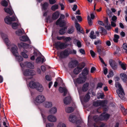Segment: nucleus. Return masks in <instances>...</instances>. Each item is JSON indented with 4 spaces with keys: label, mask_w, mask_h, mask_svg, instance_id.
<instances>
[{
    "label": "nucleus",
    "mask_w": 127,
    "mask_h": 127,
    "mask_svg": "<svg viewBox=\"0 0 127 127\" xmlns=\"http://www.w3.org/2000/svg\"><path fill=\"white\" fill-rule=\"evenodd\" d=\"M57 50L59 49H61L66 48L68 46V45L65 43L61 42L60 41H58L55 42L54 44Z\"/></svg>",
    "instance_id": "1"
},
{
    "label": "nucleus",
    "mask_w": 127,
    "mask_h": 127,
    "mask_svg": "<svg viewBox=\"0 0 127 127\" xmlns=\"http://www.w3.org/2000/svg\"><path fill=\"white\" fill-rule=\"evenodd\" d=\"M71 50L69 48L66 49L60 53V58L62 59L68 57L72 53Z\"/></svg>",
    "instance_id": "2"
},
{
    "label": "nucleus",
    "mask_w": 127,
    "mask_h": 127,
    "mask_svg": "<svg viewBox=\"0 0 127 127\" xmlns=\"http://www.w3.org/2000/svg\"><path fill=\"white\" fill-rule=\"evenodd\" d=\"M46 100V98L44 96L42 95H40L37 96L34 101V103L35 104H38L41 103Z\"/></svg>",
    "instance_id": "3"
},
{
    "label": "nucleus",
    "mask_w": 127,
    "mask_h": 127,
    "mask_svg": "<svg viewBox=\"0 0 127 127\" xmlns=\"http://www.w3.org/2000/svg\"><path fill=\"white\" fill-rule=\"evenodd\" d=\"M118 85L119 90L116 91L119 97L121 99H123L124 97V95H125L124 90L122 87L121 85L119 83H118Z\"/></svg>",
    "instance_id": "4"
},
{
    "label": "nucleus",
    "mask_w": 127,
    "mask_h": 127,
    "mask_svg": "<svg viewBox=\"0 0 127 127\" xmlns=\"http://www.w3.org/2000/svg\"><path fill=\"white\" fill-rule=\"evenodd\" d=\"M96 48L97 51L100 55L104 56L105 55V51L101 46L97 45V46Z\"/></svg>",
    "instance_id": "5"
},
{
    "label": "nucleus",
    "mask_w": 127,
    "mask_h": 127,
    "mask_svg": "<svg viewBox=\"0 0 127 127\" xmlns=\"http://www.w3.org/2000/svg\"><path fill=\"white\" fill-rule=\"evenodd\" d=\"M24 75L25 76H33L35 75V72L33 70L26 69L23 72Z\"/></svg>",
    "instance_id": "6"
},
{
    "label": "nucleus",
    "mask_w": 127,
    "mask_h": 127,
    "mask_svg": "<svg viewBox=\"0 0 127 127\" xmlns=\"http://www.w3.org/2000/svg\"><path fill=\"white\" fill-rule=\"evenodd\" d=\"M86 77L81 76V75L80 74L79 77L76 79V82L79 84L83 83L86 81Z\"/></svg>",
    "instance_id": "7"
},
{
    "label": "nucleus",
    "mask_w": 127,
    "mask_h": 127,
    "mask_svg": "<svg viewBox=\"0 0 127 127\" xmlns=\"http://www.w3.org/2000/svg\"><path fill=\"white\" fill-rule=\"evenodd\" d=\"M78 64L79 62L77 60H73L69 63L68 65V66L71 68H74L76 67Z\"/></svg>",
    "instance_id": "8"
},
{
    "label": "nucleus",
    "mask_w": 127,
    "mask_h": 127,
    "mask_svg": "<svg viewBox=\"0 0 127 127\" xmlns=\"http://www.w3.org/2000/svg\"><path fill=\"white\" fill-rule=\"evenodd\" d=\"M110 116L109 114L103 113L100 115L99 116V120L101 121L107 120L109 119Z\"/></svg>",
    "instance_id": "9"
},
{
    "label": "nucleus",
    "mask_w": 127,
    "mask_h": 127,
    "mask_svg": "<svg viewBox=\"0 0 127 127\" xmlns=\"http://www.w3.org/2000/svg\"><path fill=\"white\" fill-rule=\"evenodd\" d=\"M15 20V18L14 16H12L11 17H6L4 19L5 22L8 24H11L12 22L14 21Z\"/></svg>",
    "instance_id": "10"
},
{
    "label": "nucleus",
    "mask_w": 127,
    "mask_h": 127,
    "mask_svg": "<svg viewBox=\"0 0 127 127\" xmlns=\"http://www.w3.org/2000/svg\"><path fill=\"white\" fill-rule=\"evenodd\" d=\"M109 64L112 68L114 70H116L117 68V65L115 61L112 60L110 59L109 61Z\"/></svg>",
    "instance_id": "11"
},
{
    "label": "nucleus",
    "mask_w": 127,
    "mask_h": 127,
    "mask_svg": "<svg viewBox=\"0 0 127 127\" xmlns=\"http://www.w3.org/2000/svg\"><path fill=\"white\" fill-rule=\"evenodd\" d=\"M18 46L20 48L27 49L29 48V44L24 42H20L18 44Z\"/></svg>",
    "instance_id": "12"
},
{
    "label": "nucleus",
    "mask_w": 127,
    "mask_h": 127,
    "mask_svg": "<svg viewBox=\"0 0 127 127\" xmlns=\"http://www.w3.org/2000/svg\"><path fill=\"white\" fill-rule=\"evenodd\" d=\"M18 48L17 46H15L14 47L11 48V51L13 55L15 57L17 56V54H18L17 51Z\"/></svg>",
    "instance_id": "13"
},
{
    "label": "nucleus",
    "mask_w": 127,
    "mask_h": 127,
    "mask_svg": "<svg viewBox=\"0 0 127 127\" xmlns=\"http://www.w3.org/2000/svg\"><path fill=\"white\" fill-rule=\"evenodd\" d=\"M59 90L61 93H62L64 92L63 94L64 96H65L66 95L67 90L66 88L60 87L59 88Z\"/></svg>",
    "instance_id": "14"
},
{
    "label": "nucleus",
    "mask_w": 127,
    "mask_h": 127,
    "mask_svg": "<svg viewBox=\"0 0 127 127\" xmlns=\"http://www.w3.org/2000/svg\"><path fill=\"white\" fill-rule=\"evenodd\" d=\"M71 100V98L70 96L66 97L64 99V103L66 105L70 103Z\"/></svg>",
    "instance_id": "15"
},
{
    "label": "nucleus",
    "mask_w": 127,
    "mask_h": 127,
    "mask_svg": "<svg viewBox=\"0 0 127 127\" xmlns=\"http://www.w3.org/2000/svg\"><path fill=\"white\" fill-rule=\"evenodd\" d=\"M89 83H86L84 84L83 85L82 88V90L83 92L87 91L89 89Z\"/></svg>",
    "instance_id": "16"
},
{
    "label": "nucleus",
    "mask_w": 127,
    "mask_h": 127,
    "mask_svg": "<svg viewBox=\"0 0 127 127\" xmlns=\"http://www.w3.org/2000/svg\"><path fill=\"white\" fill-rule=\"evenodd\" d=\"M47 119L49 121L52 122H55L56 121L57 119L55 116L52 115H49L47 117Z\"/></svg>",
    "instance_id": "17"
},
{
    "label": "nucleus",
    "mask_w": 127,
    "mask_h": 127,
    "mask_svg": "<svg viewBox=\"0 0 127 127\" xmlns=\"http://www.w3.org/2000/svg\"><path fill=\"white\" fill-rule=\"evenodd\" d=\"M56 25H59L60 27H63L66 25L65 21L64 20H61L59 21L58 23H57V21L56 22Z\"/></svg>",
    "instance_id": "18"
},
{
    "label": "nucleus",
    "mask_w": 127,
    "mask_h": 127,
    "mask_svg": "<svg viewBox=\"0 0 127 127\" xmlns=\"http://www.w3.org/2000/svg\"><path fill=\"white\" fill-rule=\"evenodd\" d=\"M37 85V83H36L33 81L30 82L29 84V87L30 88L33 89H36Z\"/></svg>",
    "instance_id": "19"
},
{
    "label": "nucleus",
    "mask_w": 127,
    "mask_h": 127,
    "mask_svg": "<svg viewBox=\"0 0 127 127\" xmlns=\"http://www.w3.org/2000/svg\"><path fill=\"white\" fill-rule=\"evenodd\" d=\"M24 65L27 67L33 69L34 68L33 65L30 62H26L24 63Z\"/></svg>",
    "instance_id": "20"
},
{
    "label": "nucleus",
    "mask_w": 127,
    "mask_h": 127,
    "mask_svg": "<svg viewBox=\"0 0 127 127\" xmlns=\"http://www.w3.org/2000/svg\"><path fill=\"white\" fill-rule=\"evenodd\" d=\"M20 40L23 41H29L30 44H31L30 41L29 37L27 36L23 35L21 36L20 37Z\"/></svg>",
    "instance_id": "21"
},
{
    "label": "nucleus",
    "mask_w": 127,
    "mask_h": 127,
    "mask_svg": "<svg viewBox=\"0 0 127 127\" xmlns=\"http://www.w3.org/2000/svg\"><path fill=\"white\" fill-rule=\"evenodd\" d=\"M59 15V13L58 11H56L52 15V18L53 20H55L58 17Z\"/></svg>",
    "instance_id": "22"
},
{
    "label": "nucleus",
    "mask_w": 127,
    "mask_h": 127,
    "mask_svg": "<svg viewBox=\"0 0 127 127\" xmlns=\"http://www.w3.org/2000/svg\"><path fill=\"white\" fill-rule=\"evenodd\" d=\"M36 89L39 92H41L43 90V88L42 85L38 83H37V85Z\"/></svg>",
    "instance_id": "23"
},
{
    "label": "nucleus",
    "mask_w": 127,
    "mask_h": 127,
    "mask_svg": "<svg viewBox=\"0 0 127 127\" xmlns=\"http://www.w3.org/2000/svg\"><path fill=\"white\" fill-rule=\"evenodd\" d=\"M67 27H65L60 29L58 32L59 34L61 35L64 34L65 32V30L67 29Z\"/></svg>",
    "instance_id": "24"
},
{
    "label": "nucleus",
    "mask_w": 127,
    "mask_h": 127,
    "mask_svg": "<svg viewBox=\"0 0 127 127\" xmlns=\"http://www.w3.org/2000/svg\"><path fill=\"white\" fill-rule=\"evenodd\" d=\"M89 71L86 67H85L83 70L81 74L82 75L86 77V76L88 74Z\"/></svg>",
    "instance_id": "25"
},
{
    "label": "nucleus",
    "mask_w": 127,
    "mask_h": 127,
    "mask_svg": "<svg viewBox=\"0 0 127 127\" xmlns=\"http://www.w3.org/2000/svg\"><path fill=\"white\" fill-rule=\"evenodd\" d=\"M89 94V93H87L84 97L83 100L85 102H87L89 100L90 98V96Z\"/></svg>",
    "instance_id": "26"
},
{
    "label": "nucleus",
    "mask_w": 127,
    "mask_h": 127,
    "mask_svg": "<svg viewBox=\"0 0 127 127\" xmlns=\"http://www.w3.org/2000/svg\"><path fill=\"white\" fill-rule=\"evenodd\" d=\"M76 120V117L74 115L70 116L69 118V120L70 121L73 123H75Z\"/></svg>",
    "instance_id": "27"
},
{
    "label": "nucleus",
    "mask_w": 127,
    "mask_h": 127,
    "mask_svg": "<svg viewBox=\"0 0 127 127\" xmlns=\"http://www.w3.org/2000/svg\"><path fill=\"white\" fill-rule=\"evenodd\" d=\"M120 76L122 80L125 82L127 81V76L125 73H122L120 74Z\"/></svg>",
    "instance_id": "28"
},
{
    "label": "nucleus",
    "mask_w": 127,
    "mask_h": 127,
    "mask_svg": "<svg viewBox=\"0 0 127 127\" xmlns=\"http://www.w3.org/2000/svg\"><path fill=\"white\" fill-rule=\"evenodd\" d=\"M119 64L123 70H125L126 69L127 65L126 64L123 63L121 61H119Z\"/></svg>",
    "instance_id": "29"
},
{
    "label": "nucleus",
    "mask_w": 127,
    "mask_h": 127,
    "mask_svg": "<svg viewBox=\"0 0 127 127\" xmlns=\"http://www.w3.org/2000/svg\"><path fill=\"white\" fill-rule=\"evenodd\" d=\"M5 11L7 13L9 14L10 15H12L13 12L9 8H6L4 9Z\"/></svg>",
    "instance_id": "30"
},
{
    "label": "nucleus",
    "mask_w": 127,
    "mask_h": 127,
    "mask_svg": "<svg viewBox=\"0 0 127 127\" xmlns=\"http://www.w3.org/2000/svg\"><path fill=\"white\" fill-rule=\"evenodd\" d=\"M65 110L67 113H71L74 111V109L73 107H68Z\"/></svg>",
    "instance_id": "31"
},
{
    "label": "nucleus",
    "mask_w": 127,
    "mask_h": 127,
    "mask_svg": "<svg viewBox=\"0 0 127 127\" xmlns=\"http://www.w3.org/2000/svg\"><path fill=\"white\" fill-rule=\"evenodd\" d=\"M57 111V108L55 107H53L50 110L49 112L51 114H54L56 113Z\"/></svg>",
    "instance_id": "32"
},
{
    "label": "nucleus",
    "mask_w": 127,
    "mask_h": 127,
    "mask_svg": "<svg viewBox=\"0 0 127 127\" xmlns=\"http://www.w3.org/2000/svg\"><path fill=\"white\" fill-rule=\"evenodd\" d=\"M52 106V103L51 102H46L45 103V107L46 108H51Z\"/></svg>",
    "instance_id": "33"
},
{
    "label": "nucleus",
    "mask_w": 127,
    "mask_h": 127,
    "mask_svg": "<svg viewBox=\"0 0 127 127\" xmlns=\"http://www.w3.org/2000/svg\"><path fill=\"white\" fill-rule=\"evenodd\" d=\"M80 66H77V68H78L80 70H81L83 68L85 67V63L83 62L82 63H80L79 64Z\"/></svg>",
    "instance_id": "34"
},
{
    "label": "nucleus",
    "mask_w": 127,
    "mask_h": 127,
    "mask_svg": "<svg viewBox=\"0 0 127 127\" xmlns=\"http://www.w3.org/2000/svg\"><path fill=\"white\" fill-rule=\"evenodd\" d=\"M74 31V28L73 26H71L70 28H69L67 31V33L68 34H72Z\"/></svg>",
    "instance_id": "35"
},
{
    "label": "nucleus",
    "mask_w": 127,
    "mask_h": 127,
    "mask_svg": "<svg viewBox=\"0 0 127 127\" xmlns=\"http://www.w3.org/2000/svg\"><path fill=\"white\" fill-rule=\"evenodd\" d=\"M107 101L105 100L103 101H100V106L104 107L106 105V104L107 103Z\"/></svg>",
    "instance_id": "36"
},
{
    "label": "nucleus",
    "mask_w": 127,
    "mask_h": 127,
    "mask_svg": "<svg viewBox=\"0 0 127 127\" xmlns=\"http://www.w3.org/2000/svg\"><path fill=\"white\" fill-rule=\"evenodd\" d=\"M48 6V3L47 2H45L44 3L42 6V8L43 10H45L46 9Z\"/></svg>",
    "instance_id": "37"
},
{
    "label": "nucleus",
    "mask_w": 127,
    "mask_h": 127,
    "mask_svg": "<svg viewBox=\"0 0 127 127\" xmlns=\"http://www.w3.org/2000/svg\"><path fill=\"white\" fill-rule=\"evenodd\" d=\"M75 26L77 30L78 31H80L81 27L80 24L78 23H75Z\"/></svg>",
    "instance_id": "38"
},
{
    "label": "nucleus",
    "mask_w": 127,
    "mask_h": 127,
    "mask_svg": "<svg viewBox=\"0 0 127 127\" xmlns=\"http://www.w3.org/2000/svg\"><path fill=\"white\" fill-rule=\"evenodd\" d=\"M58 8V4H55L52 6L51 7V9L53 11H55V10Z\"/></svg>",
    "instance_id": "39"
},
{
    "label": "nucleus",
    "mask_w": 127,
    "mask_h": 127,
    "mask_svg": "<svg viewBox=\"0 0 127 127\" xmlns=\"http://www.w3.org/2000/svg\"><path fill=\"white\" fill-rule=\"evenodd\" d=\"M100 101L97 100L93 102V105L97 107L100 106Z\"/></svg>",
    "instance_id": "40"
},
{
    "label": "nucleus",
    "mask_w": 127,
    "mask_h": 127,
    "mask_svg": "<svg viewBox=\"0 0 127 127\" xmlns=\"http://www.w3.org/2000/svg\"><path fill=\"white\" fill-rule=\"evenodd\" d=\"M1 5L4 7H7L8 5V3L7 1L5 0H4L1 2Z\"/></svg>",
    "instance_id": "41"
},
{
    "label": "nucleus",
    "mask_w": 127,
    "mask_h": 127,
    "mask_svg": "<svg viewBox=\"0 0 127 127\" xmlns=\"http://www.w3.org/2000/svg\"><path fill=\"white\" fill-rule=\"evenodd\" d=\"M18 54H17V56L16 57L17 58V59L18 62H20L22 61L23 60V58L21 56H18Z\"/></svg>",
    "instance_id": "42"
},
{
    "label": "nucleus",
    "mask_w": 127,
    "mask_h": 127,
    "mask_svg": "<svg viewBox=\"0 0 127 127\" xmlns=\"http://www.w3.org/2000/svg\"><path fill=\"white\" fill-rule=\"evenodd\" d=\"M80 70L78 68H77H77H75L73 70V72L75 74H78L80 72V71L79 70Z\"/></svg>",
    "instance_id": "43"
},
{
    "label": "nucleus",
    "mask_w": 127,
    "mask_h": 127,
    "mask_svg": "<svg viewBox=\"0 0 127 127\" xmlns=\"http://www.w3.org/2000/svg\"><path fill=\"white\" fill-rule=\"evenodd\" d=\"M87 20L89 25L90 26H91L92 25V22L90 16L89 15L87 17Z\"/></svg>",
    "instance_id": "44"
},
{
    "label": "nucleus",
    "mask_w": 127,
    "mask_h": 127,
    "mask_svg": "<svg viewBox=\"0 0 127 127\" xmlns=\"http://www.w3.org/2000/svg\"><path fill=\"white\" fill-rule=\"evenodd\" d=\"M22 33V31L20 29L18 30L16 32V34L18 35H21Z\"/></svg>",
    "instance_id": "45"
},
{
    "label": "nucleus",
    "mask_w": 127,
    "mask_h": 127,
    "mask_svg": "<svg viewBox=\"0 0 127 127\" xmlns=\"http://www.w3.org/2000/svg\"><path fill=\"white\" fill-rule=\"evenodd\" d=\"M64 15L63 14H62L60 16V18L57 21V23L59 21L61 20H62V19H64Z\"/></svg>",
    "instance_id": "46"
},
{
    "label": "nucleus",
    "mask_w": 127,
    "mask_h": 127,
    "mask_svg": "<svg viewBox=\"0 0 127 127\" xmlns=\"http://www.w3.org/2000/svg\"><path fill=\"white\" fill-rule=\"evenodd\" d=\"M72 39L69 37H65L64 36V40L66 42L70 41Z\"/></svg>",
    "instance_id": "47"
},
{
    "label": "nucleus",
    "mask_w": 127,
    "mask_h": 127,
    "mask_svg": "<svg viewBox=\"0 0 127 127\" xmlns=\"http://www.w3.org/2000/svg\"><path fill=\"white\" fill-rule=\"evenodd\" d=\"M100 29L101 31V32L106 34L107 33V32L106 30L102 27H100Z\"/></svg>",
    "instance_id": "48"
},
{
    "label": "nucleus",
    "mask_w": 127,
    "mask_h": 127,
    "mask_svg": "<svg viewBox=\"0 0 127 127\" xmlns=\"http://www.w3.org/2000/svg\"><path fill=\"white\" fill-rule=\"evenodd\" d=\"M21 54L25 58H28L27 55L24 52H22L21 53Z\"/></svg>",
    "instance_id": "49"
},
{
    "label": "nucleus",
    "mask_w": 127,
    "mask_h": 127,
    "mask_svg": "<svg viewBox=\"0 0 127 127\" xmlns=\"http://www.w3.org/2000/svg\"><path fill=\"white\" fill-rule=\"evenodd\" d=\"M90 53L92 57L93 58H94L96 55L95 52L92 50H91L90 51Z\"/></svg>",
    "instance_id": "50"
},
{
    "label": "nucleus",
    "mask_w": 127,
    "mask_h": 127,
    "mask_svg": "<svg viewBox=\"0 0 127 127\" xmlns=\"http://www.w3.org/2000/svg\"><path fill=\"white\" fill-rule=\"evenodd\" d=\"M113 75V72L112 70H111L110 71V72H109V74L107 76L109 78L110 77L112 76Z\"/></svg>",
    "instance_id": "51"
},
{
    "label": "nucleus",
    "mask_w": 127,
    "mask_h": 127,
    "mask_svg": "<svg viewBox=\"0 0 127 127\" xmlns=\"http://www.w3.org/2000/svg\"><path fill=\"white\" fill-rule=\"evenodd\" d=\"M93 118L95 121L96 122H98L99 120V117H98V116H94L93 117Z\"/></svg>",
    "instance_id": "52"
},
{
    "label": "nucleus",
    "mask_w": 127,
    "mask_h": 127,
    "mask_svg": "<svg viewBox=\"0 0 127 127\" xmlns=\"http://www.w3.org/2000/svg\"><path fill=\"white\" fill-rule=\"evenodd\" d=\"M4 42L6 45H9V41L8 38H6L4 39Z\"/></svg>",
    "instance_id": "53"
},
{
    "label": "nucleus",
    "mask_w": 127,
    "mask_h": 127,
    "mask_svg": "<svg viewBox=\"0 0 127 127\" xmlns=\"http://www.w3.org/2000/svg\"><path fill=\"white\" fill-rule=\"evenodd\" d=\"M45 78L46 80L48 81H50L52 80V78L51 77L48 75L45 76Z\"/></svg>",
    "instance_id": "54"
},
{
    "label": "nucleus",
    "mask_w": 127,
    "mask_h": 127,
    "mask_svg": "<svg viewBox=\"0 0 127 127\" xmlns=\"http://www.w3.org/2000/svg\"><path fill=\"white\" fill-rule=\"evenodd\" d=\"M12 28L13 29H15V27H18V25L17 23H14L12 24Z\"/></svg>",
    "instance_id": "55"
},
{
    "label": "nucleus",
    "mask_w": 127,
    "mask_h": 127,
    "mask_svg": "<svg viewBox=\"0 0 127 127\" xmlns=\"http://www.w3.org/2000/svg\"><path fill=\"white\" fill-rule=\"evenodd\" d=\"M76 18L79 22H81L82 21V18L81 16H76Z\"/></svg>",
    "instance_id": "56"
},
{
    "label": "nucleus",
    "mask_w": 127,
    "mask_h": 127,
    "mask_svg": "<svg viewBox=\"0 0 127 127\" xmlns=\"http://www.w3.org/2000/svg\"><path fill=\"white\" fill-rule=\"evenodd\" d=\"M103 85V84L102 83H98L97 84L96 89H97L99 87L101 88L102 87Z\"/></svg>",
    "instance_id": "57"
},
{
    "label": "nucleus",
    "mask_w": 127,
    "mask_h": 127,
    "mask_svg": "<svg viewBox=\"0 0 127 127\" xmlns=\"http://www.w3.org/2000/svg\"><path fill=\"white\" fill-rule=\"evenodd\" d=\"M103 73L105 75H106L108 72V69L106 67H104Z\"/></svg>",
    "instance_id": "58"
},
{
    "label": "nucleus",
    "mask_w": 127,
    "mask_h": 127,
    "mask_svg": "<svg viewBox=\"0 0 127 127\" xmlns=\"http://www.w3.org/2000/svg\"><path fill=\"white\" fill-rule=\"evenodd\" d=\"M48 21H49L50 23L52 22L51 20L50 19V17L49 16H48L46 19V23H48Z\"/></svg>",
    "instance_id": "59"
},
{
    "label": "nucleus",
    "mask_w": 127,
    "mask_h": 127,
    "mask_svg": "<svg viewBox=\"0 0 127 127\" xmlns=\"http://www.w3.org/2000/svg\"><path fill=\"white\" fill-rule=\"evenodd\" d=\"M104 95L103 94H100L98 96L97 98L98 99H99L100 98L103 99L104 98Z\"/></svg>",
    "instance_id": "60"
},
{
    "label": "nucleus",
    "mask_w": 127,
    "mask_h": 127,
    "mask_svg": "<svg viewBox=\"0 0 127 127\" xmlns=\"http://www.w3.org/2000/svg\"><path fill=\"white\" fill-rule=\"evenodd\" d=\"M97 23L98 24L100 25L103 26H104V24L102 21L98 20L97 21Z\"/></svg>",
    "instance_id": "61"
},
{
    "label": "nucleus",
    "mask_w": 127,
    "mask_h": 127,
    "mask_svg": "<svg viewBox=\"0 0 127 127\" xmlns=\"http://www.w3.org/2000/svg\"><path fill=\"white\" fill-rule=\"evenodd\" d=\"M41 57H38L36 59V61L37 63L41 61Z\"/></svg>",
    "instance_id": "62"
},
{
    "label": "nucleus",
    "mask_w": 127,
    "mask_h": 127,
    "mask_svg": "<svg viewBox=\"0 0 127 127\" xmlns=\"http://www.w3.org/2000/svg\"><path fill=\"white\" fill-rule=\"evenodd\" d=\"M101 41L100 40H98L96 41H95L94 42V44L95 45H97L98 44H101Z\"/></svg>",
    "instance_id": "63"
},
{
    "label": "nucleus",
    "mask_w": 127,
    "mask_h": 127,
    "mask_svg": "<svg viewBox=\"0 0 127 127\" xmlns=\"http://www.w3.org/2000/svg\"><path fill=\"white\" fill-rule=\"evenodd\" d=\"M54 126L53 123H48L46 125V127H53Z\"/></svg>",
    "instance_id": "64"
}]
</instances>
